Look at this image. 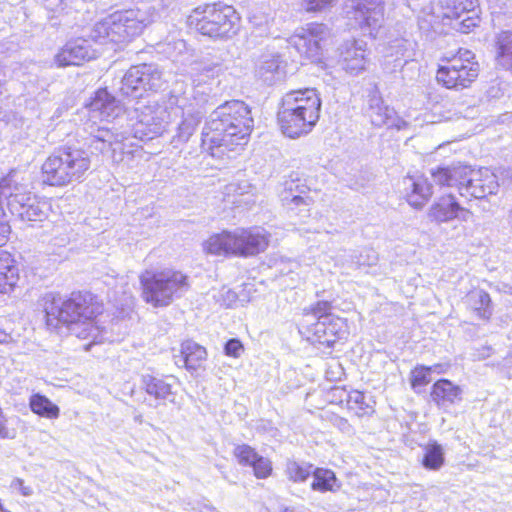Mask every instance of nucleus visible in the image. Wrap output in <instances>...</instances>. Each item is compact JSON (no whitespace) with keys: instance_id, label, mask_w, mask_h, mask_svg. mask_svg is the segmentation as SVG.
Wrapping results in <instances>:
<instances>
[{"instance_id":"55","label":"nucleus","mask_w":512,"mask_h":512,"mask_svg":"<svg viewBox=\"0 0 512 512\" xmlns=\"http://www.w3.org/2000/svg\"><path fill=\"white\" fill-rule=\"evenodd\" d=\"M471 212L465 208H463V210H460L459 213H458V217L462 220V221H468L469 220V217L471 216Z\"/></svg>"},{"instance_id":"29","label":"nucleus","mask_w":512,"mask_h":512,"mask_svg":"<svg viewBox=\"0 0 512 512\" xmlns=\"http://www.w3.org/2000/svg\"><path fill=\"white\" fill-rule=\"evenodd\" d=\"M462 389L448 379H440L433 384L431 397L438 406H447L462 399Z\"/></svg>"},{"instance_id":"10","label":"nucleus","mask_w":512,"mask_h":512,"mask_svg":"<svg viewBox=\"0 0 512 512\" xmlns=\"http://www.w3.org/2000/svg\"><path fill=\"white\" fill-rule=\"evenodd\" d=\"M166 81L157 64L144 63L130 67L122 78L120 93L126 97L139 98L145 91H158Z\"/></svg>"},{"instance_id":"36","label":"nucleus","mask_w":512,"mask_h":512,"mask_svg":"<svg viewBox=\"0 0 512 512\" xmlns=\"http://www.w3.org/2000/svg\"><path fill=\"white\" fill-rule=\"evenodd\" d=\"M440 4L447 18L458 20L465 12H473L478 6V0H440Z\"/></svg>"},{"instance_id":"2","label":"nucleus","mask_w":512,"mask_h":512,"mask_svg":"<svg viewBox=\"0 0 512 512\" xmlns=\"http://www.w3.org/2000/svg\"><path fill=\"white\" fill-rule=\"evenodd\" d=\"M253 128L249 107L240 100L218 106L202 131V148L212 156L233 151L246 143Z\"/></svg>"},{"instance_id":"24","label":"nucleus","mask_w":512,"mask_h":512,"mask_svg":"<svg viewBox=\"0 0 512 512\" xmlns=\"http://www.w3.org/2000/svg\"><path fill=\"white\" fill-rule=\"evenodd\" d=\"M141 387L145 392L159 402H174L175 394L172 385L165 378L152 374H142Z\"/></svg>"},{"instance_id":"11","label":"nucleus","mask_w":512,"mask_h":512,"mask_svg":"<svg viewBox=\"0 0 512 512\" xmlns=\"http://www.w3.org/2000/svg\"><path fill=\"white\" fill-rule=\"evenodd\" d=\"M346 15L364 35L376 37L384 21L383 0H348Z\"/></svg>"},{"instance_id":"39","label":"nucleus","mask_w":512,"mask_h":512,"mask_svg":"<svg viewBox=\"0 0 512 512\" xmlns=\"http://www.w3.org/2000/svg\"><path fill=\"white\" fill-rule=\"evenodd\" d=\"M314 480L311 484L313 490L326 492L339 488L337 478L332 470L318 468L313 472Z\"/></svg>"},{"instance_id":"40","label":"nucleus","mask_w":512,"mask_h":512,"mask_svg":"<svg viewBox=\"0 0 512 512\" xmlns=\"http://www.w3.org/2000/svg\"><path fill=\"white\" fill-rule=\"evenodd\" d=\"M422 464L426 469L439 470L444 464V451L437 442L429 443L424 447Z\"/></svg>"},{"instance_id":"32","label":"nucleus","mask_w":512,"mask_h":512,"mask_svg":"<svg viewBox=\"0 0 512 512\" xmlns=\"http://www.w3.org/2000/svg\"><path fill=\"white\" fill-rule=\"evenodd\" d=\"M283 205L290 213V217H298L301 221L310 217L313 200L309 196L286 194L282 197Z\"/></svg>"},{"instance_id":"48","label":"nucleus","mask_w":512,"mask_h":512,"mask_svg":"<svg viewBox=\"0 0 512 512\" xmlns=\"http://www.w3.org/2000/svg\"><path fill=\"white\" fill-rule=\"evenodd\" d=\"M272 21L273 19L269 15L262 12H255L250 16V23L259 29L260 35L269 33Z\"/></svg>"},{"instance_id":"26","label":"nucleus","mask_w":512,"mask_h":512,"mask_svg":"<svg viewBox=\"0 0 512 512\" xmlns=\"http://www.w3.org/2000/svg\"><path fill=\"white\" fill-rule=\"evenodd\" d=\"M19 279V269L11 254L0 250V294L13 290Z\"/></svg>"},{"instance_id":"30","label":"nucleus","mask_w":512,"mask_h":512,"mask_svg":"<svg viewBox=\"0 0 512 512\" xmlns=\"http://www.w3.org/2000/svg\"><path fill=\"white\" fill-rule=\"evenodd\" d=\"M333 305L328 300H318L309 307L303 309L301 325L304 329L313 325L316 321H325L336 316L332 313Z\"/></svg>"},{"instance_id":"34","label":"nucleus","mask_w":512,"mask_h":512,"mask_svg":"<svg viewBox=\"0 0 512 512\" xmlns=\"http://www.w3.org/2000/svg\"><path fill=\"white\" fill-rule=\"evenodd\" d=\"M29 406L33 413L47 419H57L60 415L59 407L52 403L49 398L39 393L31 395Z\"/></svg>"},{"instance_id":"13","label":"nucleus","mask_w":512,"mask_h":512,"mask_svg":"<svg viewBox=\"0 0 512 512\" xmlns=\"http://www.w3.org/2000/svg\"><path fill=\"white\" fill-rule=\"evenodd\" d=\"M126 134L114 127L98 126L90 132L89 147L112 161L122 160Z\"/></svg>"},{"instance_id":"25","label":"nucleus","mask_w":512,"mask_h":512,"mask_svg":"<svg viewBox=\"0 0 512 512\" xmlns=\"http://www.w3.org/2000/svg\"><path fill=\"white\" fill-rule=\"evenodd\" d=\"M207 352L204 347L193 341H185L181 345L180 356L176 357V363H184L187 370L195 372L205 362Z\"/></svg>"},{"instance_id":"28","label":"nucleus","mask_w":512,"mask_h":512,"mask_svg":"<svg viewBox=\"0 0 512 512\" xmlns=\"http://www.w3.org/2000/svg\"><path fill=\"white\" fill-rule=\"evenodd\" d=\"M203 249L212 255H235L234 231H223L212 235L203 243Z\"/></svg>"},{"instance_id":"20","label":"nucleus","mask_w":512,"mask_h":512,"mask_svg":"<svg viewBox=\"0 0 512 512\" xmlns=\"http://www.w3.org/2000/svg\"><path fill=\"white\" fill-rule=\"evenodd\" d=\"M233 455L238 463L253 468L254 476L258 479H265L272 473V463L268 458L259 455L254 448L247 444L237 445Z\"/></svg>"},{"instance_id":"27","label":"nucleus","mask_w":512,"mask_h":512,"mask_svg":"<svg viewBox=\"0 0 512 512\" xmlns=\"http://www.w3.org/2000/svg\"><path fill=\"white\" fill-rule=\"evenodd\" d=\"M405 184L407 190L411 189L407 194L408 203L416 209L422 208L433 193L432 186L422 176L408 177Z\"/></svg>"},{"instance_id":"52","label":"nucleus","mask_w":512,"mask_h":512,"mask_svg":"<svg viewBox=\"0 0 512 512\" xmlns=\"http://www.w3.org/2000/svg\"><path fill=\"white\" fill-rule=\"evenodd\" d=\"M10 233V225L7 222H0V247L6 244Z\"/></svg>"},{"instance_id":"22","label":"nucleus","mask_w":512,"mask_h":512,"mask_svg":"<svg viewBox=\"0 0 512 512\" xmlns=\"http://www.w3.org/2000/svg\"><path fill=\"white\" fill-rule=\"evenodd\" d=\"M460 210H463V207L460 206L453 195L449 194L435 201L431 205L427 216L431 221L445 223L458 218Z\"/></svg>"},{"instance_id":"9","label":"nucleus","mask_w":512,"mask_h":512,"mask_svg":"<svg viewBox=\"0 0 512 512\" xmlns=\"http://www.w3.org/2000/svg\"><path fill=\"white\" fill-rule=\"evenodd\" d=\"M0 194L8 199L10 212L25 222H42L49 214L50 203L18 183L14 175H8L0 181Z\"/></svg>"},{"instance_id":"33","label":"nucleus","mask_w":512,"mask_h":512,"mask_svg":"<svg viewBox=\"0 0 512 512\" xmlns=\"http://www.w3.org/2000/svg\"><path fill=\"white\" fill-rule=\"evenodd\" d=\"M414 42L405 38H396L391 40L386 47V57L392 58L396 66L401 65V60L405 63L414 56Z\"/></svg>"},{"instance_id":"50","label":"nucleus","mask_w":512,"mask_h":512,"mask_svg":"<svg viewBox=\"0 0 512 512\" xmlns=\"http://www.w3.org/2000/svg\"><path fill=\"white\" fill-rule=\"evenodd\" d=\"M224 350L228 356L239 357L243 351V345L238 339H230L225 344Z\"/></svg>"},{"instance_id":"47","label":"nucleus","mask_w":512,"mask_h":512,"mask_svg":"<svg viewBox=\"0 0 512 512\" xmlns=\"http://www.w3.org/2000/svg\"><path fill=\"white\" fill-rule=\"evenodd\" d=\"M457 29L462 33H469L472 28L478 26L480 18L476 9L473 12H465L464 16L457 20Z\"/></svg>"},{"instance_id":"45","label":"nucleus","mask_w":512,"mask_h":512,"mask_svg":"<svg viewBox=\"0 0 512 512\" xmlns=\"http://www.w3.org/2000/svg\"><path fill=\"white\" fill-rule=\"evenodd\" d=\"M347 403L350 409L358 410V415H363L367 413V410L370 408L369 404L366 403V397L364 393L357 390L352 391L348 395Z\"/></svg>"},{"instance_id":"7","label":"nucleus","mask_w":512,"mask_h":512,"mask_svg":"<svg viewBox=\"0 0 512 512\" xmlns=\"http://www.w3.org/2000/svg\"><path fill=\"white\" fill-rule=\"evenodd\" d=\"M190 18L195 19V28L201 35L213 40H230L241 28V17L236 9L220 2L195 8Z\"/></svg>"},{"instance_id":"53","label":"nucleus","mask_w":512,"mask_h":512,"mask_svg":"<svg viewBox=\"0 0 512 512\" xmlns=\"http://www.w3.org/2000/svg\"><path fill=\"white\" fill-rule=\"evenodd\" d=\"M16 483L21 491V493L24 495V496H30L32 493H33V490L31 487L29 486H25L24 485V482L20 479H17L16 480Z\"/></svg>"},{"instance_id":"21","label":"nucleus","mask_w":512,"mask_h":512,"mask_svg":"<svg viewBox=\"0 0 512 512\" xmlns=\"http://www.w3.org/2000/svg\"><path fill=\"white\" fill-rule=\"evenodd\" d=\"M89 110L93 118L100 120L115 119L122 111L118 101L106 89H100L95 93Z\"/></svg>"},{"instance_id":"54","label":"nucleus","mask_w":512,"mask_h":512,"mask_svg":"<svg viewBox=\"0 0 512 512\" xmlns=\"http://www.w3.org/2000/svg\"><path fill=\"white\" fill-rule=\"evenodd\" d=\"M12 340L10 334L6 333L4 330L0 329V344L8 343Z\"/></svg>"},{"instance_id":"3","label":"nucleus","mask_w":512,"mask_h":512,"mask_svg":"<svg viewBox=\"0 0 512 512\" xmlns=\"http://www.w3.org/2000/svg\"><path fill=\"white\" fill-rule=\"evenodd\" d=\"M321 100L315 89L286 93L277 113L281 132L292 139L307 135L319 120Z\"/></svg>"},{"instance_id":"6","label":"nucleus","mask_w":512,"mask_h":512,"mask_svg":"<svg viewBox=\"0 0 512 512\" xmlns=\"http://www.w3.org/2000/svg\"><path fill=\"white\" fill-rule=\"evenodd\" d=\"M142 297L154 307L168 306L190 288L188 276L172 269H147L140 275Z\"/></svg>"},{"instance_id":"43","label":"nucleus","mask_w":512,"mask_h":512,"mask_svg":"<svg viewBox=\"0 0 512 512\" xmlns=\"http://www.w3.org/2000/svg\"><path fill=\"white\" fill-rule=\"evenodd\" d=\"M202 77L200 81L205 79H214L224 73L226 68L220 61L203 60L194 64L192 68Z\"/></svg>"},{"instance_id":"51","label":"nucleus","mask_w":512,"mask_h":512,"mask_svg":"<svg viewBox=\"0 0 512 512\" xmlns=\"http://www.w3.org/2000/svg\"><path fill=\"white\" fill-rule=\"evenodd\" d=\"M250 188V185L247 182L243 184L231 183L226 186V193L230 195L231 193L243 195L247 193V190Z\"/></svg>"},{"instance_id":"5","label":"nucleus","mask_w":512,"mask_h":512,"mask_svg":"<svg viewBox=\"0 0 512 512\" xmlns=\"http://www.w3.org/2000/svg\"><path fill=\"white\" fill-rule=\"evenodd\" d=\"M431 176L436 184L456 187L461 196L476 199L495 194L499 187L497 176L489 168L476 170L457 164L431 170Z\"/></svg>"},{"instance_id":"41","label":"nucleus","mask_w":512,"mask_h":512,"mask_svg":"<svg viewBox=\"0 0 512 512\" xmlns=\"http://www.w3.org/2000/svg\"><path fill=\"white\" fill-rule=\"evenodd\" d=\"M346 264L347 270H362L366 267H373L378 262V255L373 249H364L359 255H352ZM349 273V271H347Z\"/></svg>"},{"instance_id":"1","label":"nucleus","mask_w":512,"mask_h":512,"mask_svg":"<svg viewBox=\"0 0 512 512\" xmlns=\"http://www.w3.org/2000/svg\"><path fill=\"white\" fill-rule=\"evenodd\" d=\"M46 324L52 329L65 326L71 335L79 339H90V344L101 342V330L96 317L102 313V305L89 292H73L62 299L59 294L48 293L43 298Z\"/></svg>"},{"instance_id":"35","label":"nucleus","mask_w":512,"mask_h":512,"mask_svg":"<svg viewBox=\"0 0 512 512\" xmlns=\"http://www.w3.org/2000/svg\"><path fill=\"white\" fill-rule=\"evenodd\" d=\"M436 80L447 89H463L457 72V65L453 63V58L446 59V63L439 66Z\"/></svg>"},{"instance_id":"38","label":"nucleus","mask_w":512,"mask_h":512,"mask_svg":"<svg viewBox=\"0 0 512 512\" xmlns=\"http://www.w3.org/2000/svg\"><path fill=\"white\" fill-rule=\"evenodd\" d=\"M498 63L506 70H512V31H503L497 38Z\"/></svg>"},{"instance_id":"31","label":"nucleus","mask_w":512,"mask_h":512,"mask_svg":"<svg viewBox=\"0 0 512 512\" xmlns=\"http://www.w3.org/2000/svg\"><path fill=\"white\" fill-rule=\"evenodd\" d=\"M281 60L278 55H262L256 64V75L268 84H272L281 75Z\"/></svg>"},{"instance_id":"12","label":"nucleus","mask_w":512,"mask_h":512,"mask_svg":"<svg viewBox=\"0 0 512 512\" xmlns=\"http://www.w3.org/2000/svg\"><path fill=\"white\" fill-rule=\"evenodd\" d=\"M329 36V29L322 23H309L299 28L289 39V47L294 48L300 56L316 61L322 52V41Z\"/></svg>"},{"instance_id":"15","label":"nucleus","mask_w":512,"mask_h":512,"mask_svg":"<svg viewBox=\"0 0 512 512\" xmlns=\"http://www.w3.org/2000/svg\"><path fill=\"white\" fill-rule=\"evenodd\" d=\"M235 255L248 257L263 252L269 244V235L263 228H238L234 230Z\"/></svg>"},{"instance_id":"37","label":"nucleus","mask_w":512,"mask_h":512,"mask_svg":"<svg viewBox=\"0 0 512 512\" xmlns=\"http://www.w3.org/2000/svg\"><path fill=\"white\" fill-rule=\"evenodd\" d=\"M468 305L477 312L480 318L488 319L491 315V299L487 292L481 289H476L467 295Z\"/></svg>"},{"instance_id":"46","label":"nucleus","mask_w":512,"mask_h":512,"mask_svg":"<svg viewBox=\"0 0 512 512\" xmlns=\"http://www.w3.org/2000/svg\"><path fill=\"white\" fill-rule=\"evenodd\" d=\"M432 367L418 366L411 371V386L413 388L424 386L428 384Z\"/></svg>"},{"instance_id":"19","label":"nucleus","mask_w":512,"mask_h":512,"mask_svg":"<svg viewBox=\"0 0 512 512\" xmlns=\"http://www.w3.org/2000/svg\"><path fill=\"white\" fill-rule=\"evenodd\" d=\"M96 57V51L91 48L89 40L77 38L67 42L55 55L58 67L79 66L85 61Z\"/></svg>"},{"instance_id":"57","label":"nucleus","mask_w":512,"mask_h":512,"mask_svg":"<svg viewBox=\"0 0 512 512\" xmlns=\"http://www.w3.org/2000/svg\"><path fill=\"white\" fill-rule=\"evenodd\" d=\"M227 293L231 295L233 299L236 297L235 293L231 292L230 290H228Z\"/></svg>"},{"instance_id":"4","label":"nucleus","mask_w":512,"mask_h":512,"mask_svg":"<svg viewBox=\"0 0 512 512\" xmlns=\"http://www.w3.org/2000/svg\"><path fill=\"white\" fill-rule=\"evenodd\" d=\"M155 16L156 9L150 5L115 11L97 22L89 37L100 44L127 42L140 35Z\"/></svg>"},{"instance_id":"8","label":"nucleus","mask_w":512,"mask_h":512,"mask_svg":"<svg viewBox=\"0 0 512 512\" xmlns=\"http://www.w3.org/2000/svg\"><path fill=\"white\" fill-rule=\"evenodd\" d=\"M90 165L86 151L74 147L59 148L42 165L44 182L51 186H64L79 181Z\"/></svg>"},{"instance_id":"56","label":"nucleus","mask_w":512,"mask_h":512,"mask_svg":"<svg viewBox=\"0 0 512 512\" xmlns=\"http://www.w3.org/2000/svg\"><path fill=\"white\" fill-rule=\"evenodd\" d=\"M175 45L176 47H185V42L183 40H178L177 42H175Z\"/></svg>"},{"instance_id":"17","label":"nucleus","mask_w":512,"mask_h":512,"mask_svg":"<svg viewBox=\"0 0 512 512\" xmlns=\"http://www.w3.org/2000/svg\"><path fill=\"white\" fill-rule=\"evenodd\" d=\"M366 114L376 127H395L397 130H401L407 126L406 121L399 118L393 108L384 104L382 97L376 90L369 94Z\"/></svg>"},{"instance_id":"49","label":"nucleus","mask_w":512,"mask_h":512,"mask_svg":"<svg viewBox=\"0 0 512 512\" xmlns=\"http://www.w3.org/2000/svg\"><path fill=\"white\" fill-rule=\"evenodd\" d=\"M336 0H301L307 12H320L331 7Z\"/></svg>"},{"instance_id":"44","label":"nucleus","mask_w":512,"mask_h":512,"mask_svg":"<svg viewBox=\"0 0 512 512\" xmlns=\"http://www.w3.org/2000/svg\"><path fill=\"white\" fill-rule=\"evenodd\" d=\"M311 465L301 464L294 460L286 463V475L294 482H303L311 475Z\"/></svg>"},{"instance_id":"18","label":"nucleus","mask_w":512,"mask_h":512,"mask_svg":"<svg viewBox=\"0 0 512 512\" xmlns=\"http://www.w3.org/2000/svg\"><path fill=\"white\" fill-rule=\"evenodd\" d=\"M311 335L314 342L332 347L339 339L347 333L346 320L341 317L331 318L325 321H316L305 329Z\"/></svg>"},{"instance_id":"23","label":"nucleus","mask_w":512,"mask_h":512,"mask_svg":"<svg viewBox=\"0 0 512 512\" xmlns=\"http://www.w3.org/2000/svg\"><path fill=\"white\" fill-rule=\"evenodd\" d=\"M453 63L457 65V72L462 88H467L475 81L479 74V64L474 59V54L465 49H459L453 57Z\"/></svg>"},{"instance_id":"14","label":"nucleus","mask_w":512,"mask_h":512,"mask_svg":"<svg viewBox=\"0 0 512 512\" xmlns=\"http://www.w3.org/2000/svg\"><path fill=\"white\" fill-rule=\"evenodd\" d=\"M170 122V112L162 106H146L138 115L136 133L149 139L161 135Z\"/></svg>"},{"instance_id":"16","label":"nucleus","mask_w":512,"mask_h":512,"mask_svg":"<svg viewBox=\"0 0 512 512\" xmlns=\"http://www.w3.org/2000/svg\"><path fill=\"white\" fill-rule=\"evenodd\" d=\"M339 65L350 75H358L368 64L367 44L362 40H349L339 48Z\"/></svg>"},{"instance_id":"42","label":"nucleus","mask_w":512,"mask_h":512,"mask_svg":"<svg viewBox=\"0 0 512 512\" xmlns=\"http://www.w3.org/2000/svg\"><path fill=\"white\" fill-rule=\"evenodd\" d=\"M201 119L202 114L200 112L184 116L182 122L179 124L177 128V133L174 138L177 139L179 142H187L191 135L196 130Z\"/></svg>"}]
</instances>
